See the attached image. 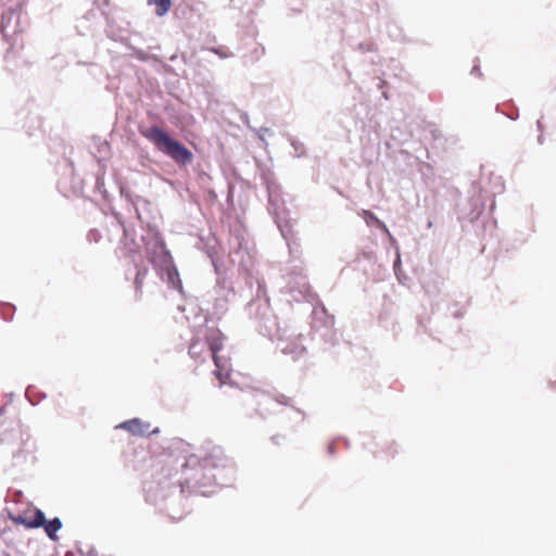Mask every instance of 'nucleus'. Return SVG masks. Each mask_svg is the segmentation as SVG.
Returning a JSON list of instances; mask_svg holds the SVG:
<instances>
[{
	"instance_id": "obj_1",
	"label": "nucleus",
	"mask_w": 556,
	"mask_h": 556,
	"mask_svg": "<svg viewBox=\"0 0 556 556\" xmlns=\"http://www.w3.org/2000/svg\"><path fill=\"white\" fill-rule=\"evenodd\" d=\"M203 339L205 345L208 346L215 365L213 374L219 381V387H222L228 382L232 372L231 358L220 354L227 338L220 329L217 327H211L205 330Z\"/></svg>"
},
{
	"instance_id": "obj_2",
	"label": "nucleus",
	"mask_w": 556,
	"mask_h": 556,
	"mask_svg": "<svg viewBox=\"0 0 556 556\" xmlns=\"http://www.w3.org/2000/svg\"><path fill=\"white\" fill-rule=\"evenodd\" d=\"M141 135L154 144L162 153L168 155L178 165H186L193 159L192 152L182 143L173 139L165 130L157 126H152L140 131Z\"/></svg>"
},
{
	"instance_id": "obj_3",
	"label": "nucleus",
	"mask_w": 556,
	"mask_h": 556,
	"mask_svg": "<svg viewBox=\"0 0 556 556\" xmlns=\"http://www.w3.org/2000/svg\"><path fill=\"white\" fill-rule=\"evenodd\" d=\"M146 254L154 267H162L166 270L170 281L178 278V271L173 264L170 253L166 249L164 241L160 238H155L152 242L147 243Z\"/></svg>"
},
{
	"instance_id": "obj_4",
	"label": "nucleus",
	"mask_w": 556,
	"mask_h": 556,
	"mask_svg": "<svg viewBox=\"0 0 556 556\" xmlns=\"http://www.w3.org/2000/svg\"><path fill=\"white\" fill-rule=\"evenodd\" d=\"M11 518L15 523L23 525L26 528H39L45 525V514L37 508L17 516H12Z\"/></svg>"
},
{
	"instance_id": "obj_5",
	"label": "nucleus",
	"mask_w": 556,
	"mask_h": 556,
	"mask_svg": "<svg viewBox=\"0 0 556 556\" xmlns=\"http://www.w3.org/2000/svg\"><path fill=\"white\" fill-rule=\"evenodd\" d=\"M116 428L124 429V430L130 432L131 434L138 435V437H144V435H149V434L157 432V429L151 431L150 424L143 422L139 418L126 420V421L119 424L118 426H116Z\"/></svg>"
},
{
	"instance_id": "obj_6",
	"label": "nucleus",
	"mask_w": 556,
	"mask_h": 556,
	"mask_svg": "<svg viewBox=\"0 0 556 556\" xmlns=\"http://www.w3.org/2000/svg\"><path fill=\"white\" fill-rule=\"evenodd\" d=\"M20 31V14L13 10L4 12L1 16V33L9 37Z\"/></svg>"
},
{
	"instance_id": "obj_7",
	"label": "nucleus",
	"mask_w": 556,
	"mask_h": 556,
	"mask_svg": "<svg viewBox=\"0 0 556 556\" xmlns=\"http://www.w3.org/2000/svg\"><path fill=\"white\" fill-rule=\"evenodd\" d=\"M227 457L225 456L223 450L220 447H214L206 456L202 458V465L204 467H224L227 463Z\"/></svg>"
},
{
	"instance_id": "obj_8",
	"label": "nucleus",
	"mask_w": 556,
	"mask_h": 556,
	"mask_svg": "<svg viewBox=\"0 0 556 556\" xmlns=\"http://www.w3.org/2000/svg\"><path fill=\"white\" fill-rule=\"evenodd\" d=\"M188 353L194 361H204L205 343L200 337L191 340Z\"/></svg>"
},
{
	"instance_id": "obj_9",
	"label": "nucleus",
	"mask_w": 556,
	"mask_h": 556,
	"mask_svg": "<svg viewBox=\"0 0 556 556\" xmlns=\"http://www.w3.org/2000/svg\"><path fill=\"white\" fill-rule=\"evenodd\" d=\"M41 527L45 528V531H46L47 535L51 540H55L56 539L55 533H56V531H59L62 528V522H61V520L58 517L53 518L50 521H47L45 519V525H42Z\"/></svg>"
},
{
	"instance_id": "obj_10",
	"label": "nucleus",
	"mask_w": 556,
	"mask_h": 556,
	"mask_svg": "<svg viewBox=\"0 0 556 556\" xmlns=\"http://www.w3.org/2000/svg\"><path fill=\"white\" fill-rule=\"evenodd\" d=\"M149 4L155 5V14L164 16L172 8V0H147Z\"/></svg>"
},
{
	"instance_id": "obj_11",
	"label": "nucleus",
	"mask_w": 556,
	"mask_h": 556,
	"mask_svg": "<svg viewBox=\"0 0 556 556\" xmlns=\"http://www.w3.org/2000/svg\"><path fill=\"white\" fill-rule=\"evenodd\" d=\"M147 275V269H140L137 271L136 278H135V288L137 292H141L143 280Z\"/></svg>"
},
{
	"instance_id": "obj_12",
	"label": "nucleus",
	"mask_w": 556,
	"mask_h": 556,
	"mask_svg": "<svg viewBox=\"0 0 556 556\" xmlns=\"http://www.w3.org/2000/svg\"><path fill=\"white\" fill-rule=\"evenodd\" d=\"M213 51L223 58L227 56L226 54H223L222 51H218L217 49H213Z\"/></svg>"
},
{
	"instance_id": "obj_13",
	"label": "nucleus",
	"mask_w": 556,
	"mask_h": 556,
	"mask_svg": "<svg viewBox=\"0 0 556 556\" xmlns=\"http://www.w3.org/2000/svg\"><path fill=\"white\" fill-rule=\"evenodd\" d=\"M279 439L280 437L276 435V437H273L271 440L276 443V444H279Z\"/></svg>"
},
{
	"instance_id": "obj_14",
	"label": "nucleus",
	"mask_w": 556,
	"mask_h": 556,
	"mask_svg": "<svg viewBox=\"0 0 556 556\" xmlns=\"http://www.w3.org/2000/svg\"><path fill=\"white\" fill-rule=\"evenodd\" d=\"M366 215H368V218H371L374 217L372 213H369V212H365Z\"/></svg>"
},
{
	"instance_id": "obj_15",
	"label": "nucleus",
	"mask_w": 556,
	"mask_h": 556,
	"mask_svg": "<svg viewBox=\"0 0 556 556\" xmlns=\"http://www.w3.org/2000/svg\"><path fill=\"white\" fill-rule=\"evenodd\" d=\"M366 215H368V218H371L374 217L372 213H369V212H365Z\"/></svg>"
},
{
	"instance_id": "obj_16",
	"label": "nucleus",
	"mask_w": 556,
	"mask_h": 556,
	"mask_svg": "<svg viewBox=\"0 0 556 556\" xmlns=\"http://www.w3.org/2000/svg\"><path fill=\"white\" fill-rule=\"evenodd\" d=\"M90 556H92V555H90Z\"/></svg>"
}]
</instances>
